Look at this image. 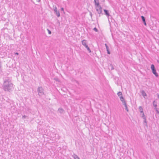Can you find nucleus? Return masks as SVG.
<instances>
[{
    "label": "nucleus",
    "mask_w": 159,
    "mask_h": 159,
    "mask_svg": "<svg viewBox=\"0 0 159 159\" xmlns=\"http://www.w3.org/2000/svg\"><path fill=\"white\" fill-rule=\"evenodd\" d=\"M58 111L60 113H63V112L64 111V110L62 108H59L58 109Z\"/></svg>",
    "instance_id": "18"
},
{
    "label": "nucleus",
    "mask_w": 159,
    "mask_h": 159,
    "mask_svg": "<svg viewBox=\"0 0 159 159\" xmlns=\"http://www.w3.org/2000/svg\"><path fill=\"white\" fill-rule=\"evenodd\" d=\"M154 109L156 110V111L157 114H159V111L158 110L157 108H155Z\"/></svg>",
    "instance_id": "24"
},
{
    "label": "nucleus",
    "mask_w": 159,
    "mask_h": 159,
    "mask_svg": "<svg viewBox=\"0 0 159 159\" xmlns=\"http://www.w3.org/2000/svg\"><path fill=\"white\" fill-rule=\"evenodd\" d=\"M103 0V1H104V0Z\"/></svg>",
    "instance_id": "33"
},
{
    "label": "nucleus",
    "mask_w": 159,
    "mask_h": 159,
    "mask_svg": "<svg viewBox=\"0 0 159 159\" xmlns=\"http://www.w3.org/2000/svg\"><path fill=\"white\" fill-rule=\"evenodd\" d=\"M139 111L141 113H143V108L141 106H140L139 107Z\"/></svg>",
    "instance_id": "17"
},
{
    "label": "nucleus",
    "mask_w": 159,
    "mask_h": 159,
    "mask_svg": "<svg viewBox=\"0 0 159 159\" xmlns=\"http://www.w3.org/2000/svg\"><path fill=\"white\" fill-rule=\"evenodd\" d=\"M102 8L101 7L100 5H99V6L96 7V9L98 13L99 14V17H100V14H102Z\"/></svg>",
    "instance_id": "5"
},
{
    "label": "nucleus",
    "mask_w": 159,
    "mask_h": 159,
    "mask_svg": "<svg viewBox=\"0 0 159 159\" xmlns=\"http://www.w3.org/2000/svg\"><path fill=\"white\" fill-rule=\"evenodd\" d=\"M72 156L74 159H80L78 156L75 154L73 155Z\"/></svg>",
    "instance_id": "16"
},
{
    "label": "nucleus",
    "mask_w": 159,
    "mask_h": 159,
    "mask_svg": "<svg viewBox=\"0 0 159 159\" xmlns=\"http://www.w3.org/2000/svg\"><path fill=\"white\" fill-rule=\"evenodd\" d=\"M153 106L154 107H155V108H156V107H157V103L155 102V101H153Z\"/></svg>",
    "instance_id": "19"
},
{
    "label": "nucleus",
    "mask_w": 159,
    "mask_h": 159,
    "mask_svg": "<svg viewBox=\"0 0 159 159\" xmlns=\"http://www.w3.org/2000/svg\"><path fill=\"white\" fill-rule=\"evenodd\" d=\"M108 68L109 70H113L114 69V68L111 64H110L108 65Z\"/></svg>",
    "instance_id": "10"
},
{
    "label": "nucleus",
    "mask_w": 159,
    "mask_h": 159,
    "mask_svg": "<svg viewBox=\"0 0 159 159\" xmlns=\"http://www.w3.org/2000/svg\"><path fill=\"white\" fill-rule=\"evenodd\" d=\"M82 44L84 45L87 49L89 53L91 52V51L89 48L87 44V41L86 40H84L82 41Z\"/></svg>",
    "instance_id": "4"
},
{
    "label": "nucleus",
    "mask_w": 159,
    "mask_h": 159,
    "mask_svg": "<svg viewBox=\"0 0 159 159\" xmlns=\"http://www.w3.org/2000/svg\"><path fill=\"white\" fill-rule=\"evenodd\" d=\"M141 93L142 95L144 98H145V96H147V94H146V93L145 92L144 90H142Z\"/></svg>",
    "instance_id": "12"
},
{
    "label": "nucleus",
    "mask_w": 159,
    "mask_h": 159,
    "mask_svg": "<svg viewBox=\"0 0 159 159\" xmlns=\"http://www.w3.org/2000/svg\"><path fill=\"white\" fill-rule=\"evenodd\" d=\"M141 115V117H142L143 119H144V118H146V117L145 116L143 112L142 113V114Z\"/></svg>",
    "instance_id": "21"
},
{
    "label": "nucleus",
    "mask_w": 159,
    "mask_h": 159,
    "mask_svg": "<svg viewBox=\"0 0 159 159\" xmlns=\"http://www.w3.org/2000/svg\"><path fill=\"white\" fill-rule=\"evenodd\" d=\"M104 11L105 12V14L106 15H107V16H110V14L109 13L108 10L106 9H104Z\"/></svg>",
    "instance_id": "13"
},
{
    "label": "nucleus",
    "mask_w": 159,
    "mask_h": 159,
    "mask_svg": "<svg viewBox=\"0 0 159 159\" xmlns=\"http://www.w3.org/2000/svg\"><path fill=\"white\" fill-rule=\"evenodd\" d=\"M53 11L54 12V13L58 17H59L60 16V12L59 11H57V7L55 6L53 7Z\"/></svg>",
    "instance_id": "6"
},
{
    "label": "nucleus",
    "mask_w": 159,
    "mask_h": 159,
    "mask_svg": "<svg viewBox=\"0 0 159 159\" xmlns=\"http://www.w3.org/2000/svg\"><path fill=\"white\" fill-rule=\"evenodd\" d=\"M94 2L96 7H97L100 5L99 2V0H94Z\"/></svg>",
    "instance_id": "7"
},
{
    "label": "nucleus",
    "mask_w": 159,
    "mask_h": 159,
    "mask_svg": "<svg viewBox=\"0 0 159 159\" xmlns=\"http://www.w3.org/2000/svg\"><path fill=\"white\" fill-rule=\"evenodd\" d=\"M117 94L118 95V96L119 97H120V96H122V92H118L117 93Z\"/></svg>",
    "instance_id": "20"
},
{
    "label": "nucleus",
    "mask_w": 159,
    "mask_h": 159,
    "mask_svg": "<svg viewBox=\"0 0 159 159\" xmlns=\"http://www.w3.org/2000/svg\"><path fill=\"white\" fill-rule=\"evenodd\" d=\"M37 91L38 92L39 96H41L44 94V90L42 87H38L37 89Z\"/></svg>",
    "instance_id": "3"
},
{
    "label": "nucleus",
    "mask_w": 159,
    "mask_h": 159,
    "mask_svg": "<svg viewBox=\"0 0 159 159\" xmlns=\"http://www.w3.org/2000/svg\"><path fill=\"white\" fill-rule=\"evenodd\" d=\"M123 104L124 105V106L125 107V109L128 112L129 111V110H128V107H127V104L126 103V102H125V103H123Z\"/></svg>",
    "instance_id": "14"
},
{
    "label": "nucleus",
    "mask_w": 159,
    "mask_h": 159,
    "mask_svg": "<svg viewBox=\"0 0 159 159\" xmlns=\"http://www.w3.org/2000/svg\"><path fill=\"white\" fill-rule=\"evenodd\" d=\"M40 0H38V2H40Z\"/></svg>",
    "instance_id": "31"
},
{
    "label": "nucleus",
    "mask_w": 159,
    "mask_h": 159,
    "mask_svg": "<svg viewBox=\"0 0 159 159\" xmlns=\"http://www.w3.org/2000/svg\"><path fill=\"white\" fill-rule=\"evenodd\" d=\"M47 30L48 31V34H51V31L50 30H49L48 29H47Z\"/></svg>",
    "instance_id": "25"
},
{
    "label": "nucleus",
    "mask_w": 159,
    "mask_h": 159,
    "mask_svg": "<svg viewBox=\"0 0 159 159\" xmlns=\"http://www.w3.org/2000/svg\"><path fill=\"white\" fill-rule=\"evenodd\" d=\"M157 61L159 64V60H157Z\"/></svg>",
    "instance_id": "28"
},
{
    "label": "nucleus",
    "mask_w": 159,
    "mask_h": 159,
    "mask_svg": "<svg viewBox=\"0 0 159 159\" xmlns=\"http://www.w3.org/2000/svg\"><path fill=\"white\" fill-rule=\"evenodd\" d=\"M93 30L96 32H98V30L96 27L94 28Z\"/></svg>",
    "instance_id": "22"
},
{
    "label": "nucleus",
    "mask_w": 159,
    "mask_h": 159,
    "mask_svg": "<svg viewBox=\"0 0 159 159\" xmlns=\"http://www.w3.org/2000/svg\"><path fill=\"white\" fill-rule=\"evenodd\" d=\"M158 98L159 99V94H158Z\"/></svg>",
    "instance_id": "30"
},
{
    "label": "nucleus",
    "mask_w": 159,
    "mask_h": 159,
    "mask_svg": "<svg viewBox=\"0 0 159 159\" xmlns=\"http://www.w3.org/2000/svg\"><path fill=\"white\" fill-rule=\"evenodd\" d=\"M141 19L143 21V22L144 24L145 25H146L147 24L146 22V20H145V17L143 16H141Z\"/></svg>",
    "instance_id": "8"
},
{
    "label": "nucleus",
    "mask_w": 159,
    "mask_h": 159,
    "mask_svg": "<svg viewBox=\"0 0 159 159\" xmlns=\"http://www.w3.org/2000/svg\"><path fill=\"white\" fill-rule=\"evenodd\" d=\"M151 69L153 74L155 75V76L158 77L159 76L158 73H157L156 69L155 67V66L153 64H152L151 66Z\"/></svg>",
    "instance_id": "2"
},
{
    "label": "nucleus",
    "mask_w": 159,
    "mask_h": 159,
    "mask_svg": "<svg viewBox=\"0 0 159 159\" xmlns=\"http://www.w3.org/2000/svg\"><path fill=\"white\" fill-rule=\"evenodd\" d=\"M16 54H17V55H18V52H16V53H15Z\"/></svg>",
    "instance_id": "29"
},
{
    "label": "nucleus",
    "mask_w": 159,
    "mask_h": 159,
    "mask_svg": "<svg viewBox=\"0 0 159 159\" xmlns=\"http://www.w3.org/2000/svg\"><path fill=\"white\" fill-rule=\"evenodd\" d=\"M89 14H90V16L91 18L92 19V16H93L92 13L90 11H89Z\"/></svg>",
    "instance_id": "23"
},
{
    "label": "nucleus",
    "mask_w": 159,
    "mask_h": 159,
    "mask_svg": "<svg viewBox=\"0 0 159 159\" xmlns=\"http://www.w3.org/2000/svg\"><path fill=\"white\" fill-rule=\"evenodd\" d=\"M61 10L62 11H64V8L63 7H62L61 8Z\"/></svg>",
    "instance_id": "27"
},
{
    "label": "nucleus",
    "mask_w": 159,
    "mask_h": 159,
    "mask_svg": "<svg viewBox=\"0 0 159 159\" xmlns=\"http://www.w3.org/2000/svg\"><path fill=\"white\" fill-rule=\"evenodd\" d=\"M26 116L25 115H24V116H22V118L24 119H25L26 118Z\"/></svg>",
    "instance_id": "26"
},
{
    "label": "nucleus",
    "mask_w": 159,
    "mask_h": 159,
    "mask_svg": "<svg viewBox=\"0 0 159 159\" xmlns=\"http://www.w3.org/2000/svg\"><path fill=\"white\" fill-rule=\"evenodd\" d=\"M2 87L3 89L6 91L10 92L12 90L13 88V84L9 78L4 80Z\"/></svg>",
    "instance_id": "1"
},
{
    "label": "nucleus",
    "mask_w": 159,
    "mask_h": 159,
    "mask_svg": "<svg viewBox=\"0 0 159 159\" xmlns=\"http://www.w3.org/2000/svg\"><path fill=\"white\" fill-rule=\"evenodd\" d=\"M105 46H106L107 50V53L108 54H110L111 53L110 51H109V47L107 45V44L106 43L105 44Z\"/></svg>",
    "instance_id": "9"
},
{
    "label": "nucleus",
    "mask_w": 159,
    "mask_h": 159,
    "mask_svg": "<svg viewBox=\"0 0 159 159\" xmlns=\"http://www.w3.org/2000/svg\"><path fill=\"white\" fill-rule=\"evenodd\" d=\"M143 119V122H144V125L147 127L148 126L147 123L146 121V118H144Z\"/></svg>",
    "instance_id": "15"
},
{
    "label": "nucleus",
    "mask_w": 159,
    "mask_h": 159,
    "mask_svg": "<svg viewBox=\"0 0 159 159\" xmlns=\"http://www.w3.org/2000/svg\"><path fill=\"white\" fill-rule=\"evenodd\" d=\"M120 98L123 104L126 102L124 98L122 96H120Z\"/></svg>",
    "instance_id": "11"
},
{
    "label": "nucleus",
    "mask_w": 159,
    "mask_h": 159,
    "mask_svg": "<svg viewBox=\"0 0 159 159\" xmlns=\"http://www.w3.org/2000/svg\"><path fill=\"white\" fill-rule=\"evenodd\" d=\"M37 0V1L38 2V0Z\"/></svg>",
    "instance_id": "32"
}]
</instances>
